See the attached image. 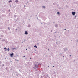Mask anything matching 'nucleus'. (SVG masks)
Instances as JSON below:
<instances>
[{
    "mask_svg": "<svg viewBox=\"0 0 78 78\" xmlns=\"http://www.w3.org/2000/svg\"><path fill=\"white\" fill-rule=\"evenodd\" d=\"M13 55H14V54H13V53H12L10 54V56L11 57H12V56H13Z\"/></svg>",
    "mask_w": 78,
    "mask_h": 78,
    "instance_id": "nucleus-1",
    "label": "nucleus"
},
{
    "mask_svg": "<svg viewBox=\"0 0 78 78\" xmlns=\"http://www.w3.org/2000/svg\"><path fill=\"white\" fill-rule=\"evenodd\" d=\"M72 14H73V16H74V15L75 14V12H72Z\"/></svg>",
    "mask_w": 78,
    "mask_h": 78,
    "instance_id": "nucleus-2",
    "label": "nucleus"
},
{
    "mask_svg": "<svg viewBox=\"0 0 78 78\" xmlns=\"http://www.w3.org/2000/svg\"><path fill=\"white\" fill-rule=\"evenodd\" d=\"M25 34H28V32L27 31H25Z\"/></svg>",
    "mask_w": 78,
    "mask_h": 78,
    "instance_id": "nucleus-3",
    "label": "nucleus"
},
{
    "mask_svg": "<svg viewBox=\"0 0 78 78\" xmlns=\"http://www.w3.org/2000/svg\"><path fill=\"white\" fill-rule=\"evenodd\" d=\"M8 2H9V3H11V2H12V1L10 0V1H9Z\"/></svg>",
    "mask_w": 78,
    "mask_h": 78,
    "instance_id": "nucleus-4",
    "label": "nucleus"
},
{
    "mask_svg": "<svg viewBox=\"0 0 78 78\" xmlns=\"http://www.w3.org/2000/svg\"><path fill=\"white\" fill-rule=\"evenodd\" d=\"M15 2H16V3H17V2H18V0H16L15 1Z\"/></svg>",
    "mask_w": 78,
    "mask_h": 78,
    "instance_id": "nucleus-5",
    "label": "nucleus"
},
{
    "mask_svg": "<svg viewBox=\"0 0 78 78\" xmlns=\"http://www.w3.org/2000/svg\"><path fill=\"white\" fill-rule=\"evenodd\" d=\"M35 67H36V68H37L38 67H37V66L36 65L35 66Z\"/></svg>",
    "mask_w": 78,
    "mask_h": 78,
    "instance_id": "nucleus-6",
    "label": "nucleus"
},
{
    "mask_svg": "<svg viewBox=\"0 0 78 78\" xmlns=\"http://www.w3.org/2000/svg\"><path fill=\"white\" fill-rule=\"evenodd\" d=\"M7 50L8 51H9V48H8L7 49Z\"/></svg>",
    "mask_w": 78,
    "mask_h": 78,
    "instance_id": "nucleus-7",
    "label": "nucleus"
},
{
    "mask_svg": "<svg viewBox=\"0 0 78 78\" xmlns=\"http://www.w3.org/2000/svg\"><path fill=\"white\" fill-rule=\"evenodd\" d=\"M34 47H36V48H37V47L36 46V45H35L34 46Z\"/></svg>",
    "mask_w": 78,
    "mask_h": 78,
    "instance_id": "nucleus-8",
    "label": "nucleus"
},
{
    "mask_svg": "<svg viewBox=\"0 0 78 78\" xmlns=\"http://www.w3.org/2000/svg\"><path fill=\"white\" fill-rule=\"evenodd\" d=\"M42 7L43 8H45V6H43Z\"/></svg>",
    "mask_w": 78,
    "mask_h": 78,
    "instance_id": "nucleus-9",
    "label": "nucleus"
},
{
    "mask_svg": "<svg viewBox=\"0 0 78 78\" xmlns=\"http://www.w3.org/2000/svg\"><path fill=\"white\" fill-rule=\"evenodd\" d=\"M57 14H59V12H57Z\"/></svg>",
    "mask_w": 78,
    "mask_h": 78,
    "instance_id": "nucleus-10",
    "label": "nucleus"
},
{
    "mask_svg": "<svg viewBox=\"0 0 78 78\" xmlns=\"http://www.w3.org/2000/svg\"><path fill=\"white\" fill-rule=\"evenodd\" d=\"M4 49H5H5H6V48H4Z\"/></svg>",
    "mask_w": 78,
    "mask_h": 78,
    "instance_id": "nucleus-11",
    "label": "nucleus"
},
{
    "mask_svg": "<svg viewBox=\"0 0 78 78\" xmlns=\"http://www.w3.org/2000/svg\"><path fill=\"white\" fill-rule=\"evenodd\" d=\"M30 59H31V58H30Z\"/></svg>",
    "mask_w": 78,
    "mask_h": 78,
    "instance_id": "nucleus-12",
    "label": "nucleus"
},
{
    "mask_svg": "<svg viewBox=\"0 0 78 78\" xmlns=\"http://www.w3.org/2000/svg\"><path fill=\"white\" fill-rule=\"evenodd\" d=\"M64 30H66V29H64Z\"/></svg>",
    "mask_w": 78,
    "mask_h": 78,
    "instance_id": "nucleus-13",
    "label": "nucleus"
},
{
    "mask_svg": "<svg viewBox=\"0 0 78 78\" xmlns=\"http://www.w3.org/2000/svg\"><path fill=\"white\" fill-rule=\"evenodd\" d=\"M7 50L6 49L5 50V51H6Z\"/></svg>",
    "mask_w": 78,
    "mask_h": 78,
    "instance_id": "nucleus-14",
    "label": "nucleus"
},
{
    "mask_svg": "<svg viewBox=\"0 0 78 78\" xmlns=\"http://www.w3.org/2000/svg\"><path fill=\"white\" fill-rule=\"evenodd\" d=\"M26 50H27V49H26Z\"/></svg>",
    "mask_w": 78,
    "mask_h": 78,
    "instance_id": "nucleus-15",
    "label": "nucleus"
},
{
    "mask_svg": "<svg viewBox=\"0 0 78 78\" xmlns=\"http://www.w3.org/2000/svg\"><path fill=\"white\" fill-rule=\"evenodd\" d=\"M24 57H25V56H24Z\"/></svg>",
    "mask_w": 78,
    "mask_h": 78,
    "instance_id": "nucleus-16",
    "label": "nucleus"
}]
</instances>
